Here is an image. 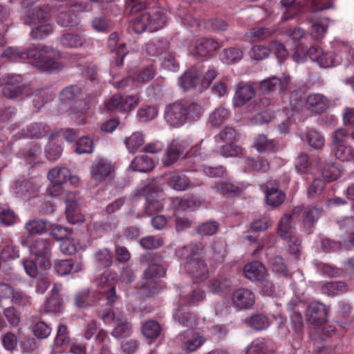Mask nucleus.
I'll return each instance as SVG.
<instances>
[{"mask_svg": "<svg viewBox=\"0 0 354 354\" xmlns=\"http://www.w3.org/2000/svg\"><path fill=\"white\" fill-rule=\"evenodd\" d=\"M155 69L153 66L142 68L133 75V79L139 83H145L151 81L155 77Z\"/></svg>", "mask_w": 354, "mask_h": 354, "instance_id": "5fc2aeb1", "label": "nucleus"}, {"mask_svg": "<svg viewBox=\"0 0 354 354\" xmlns=\"http://www.w3.org/2000/svg\"><path fill=\"white\" fill-rule=\"evenodd\" d=\"M53 28L49 24L39 25L37 28L32 29L30 32L31 37L33 39H43L53 32Z\"/></svg>", "mask_w": 354, "mask_h": 354, "instance_id": "e2e57ef3", "label": "nucleus"}, {"mask_svg": "<svg viewBox=\"0 0 354 354\" xmlns=\"http://www.w3.org/2000/svg\"><path fill=\"white\" fill-rule=\"evenodd\" d=\"M5 318L7 319L10 326L13 328L18 326L20 323V315L13 306L4 308L2 312H0V330L7 327Z\"/></svg>", "mask_w": 354, "mask_h": 354, "instance_id": "393cba45", "label": "nucleus"}, {"mask_svg": "<svg viewBox=\"0 0 354 354\" xmlns=\"http://www.w3.org/2000/svg\"><path fill=\"white\" fill-rule=\"evenodd\" d=\"M228 117V111L224 107L216 108L210 115L208 122L212 127L222 124Z\"/></svg>", "mask_w": 354, "mask_h": 354, "instance_id": "8fccbe9b", "label": "nucleus"}, {"mask_svg": "<svg viewBox=\"0 0 354 354\" xmlns=\"http://www.w3.org/2000/svg\"><path fill=\"white\" fill-rule=\"evenodd\" d=\"M59 42L66 48H79L84 45L85 39L77 34L66 33L59 38Z\"/></svg>", "mask_w": 354, "mask_h": 354, "instance_id": "ea45409f", "label": "nucleus"}, {"mask_svg": "<svg viewBox=\"0 0 354 354\" xmlns=\"http://www.w3.org/2000/svg\"><path fill=\"white\" fill-rule=\"evenodd\" d=\"M70 176L71 171L66 167H55L48 174L49 180L56 185L66 183Z\"/></svg>", "mask_w": 354, "mask_h": 354, "instance_id": "c85d7f7f", "label": "nucleus"}, {"mask_svg": "<svg viewBox=\"0 0 354 354\" xmlns=\"http://www.w3.org/2000/svg\"><path fill=\"white\" fill-rule=\"evenodd\" d=\"M243 56L242 50L236 47L228 48L223 52V60L228 64L239 62Z\"/></svg>", "mask_w": 354, "mask_h": 354, "instance_id": "3c124183", "label": "nucleus"}, {"mask_svg": "<svg viewBox=\"0 0 354 354\" xmlns=\"http://www.w3.org/2000/svg\"><path fill=\"white\" fill-rule=\"evenodd\" d=\"M232 300L234 306L238 309H248L254 304L255 297L251 290L239 288L233 292Z\"/></svg>", "mask_w": 354, "mask_h": 354, "instance_id": "dca6fc26", "label": "nucleus"}, {"mask_svg": "<svg viewBox=\"0 0 354 354\" xmlns=\"http://www.w3.org/2000/svg\"><path fill=\"white\" fill-rule=\"evenodd\" d=\"M185 103L176 101L167 104L164 111V120L172 128H178L186 123Z\"/></svg>", "mask_w": 354, "mask_h": 354, "instance_id": "1a4fd4ad", "label": "nucleus"}, {"mask_svg": "<svg viewBox=\"0 0 354 354\" xmlns=\"http://www.w3.org/2000/svg\"><path fill=\"white\" fill-rule=\"evenodd\" d=\"M201 71L196 68H191L184 72L179 77L178 84L185 91H189L194 88L199 82Z\"/></svg>", "mask_w": 354, "mask_h": 354, "instance_id": "412c9836", "label": "nucleus"}, {"mask_svg": "<svg viewBox=\"0 0 354 354\" xmlns=\"http://www.w3.org/2000/svg\"><path fill=\"white\" fill-rule=\"evenodd\" d=\"M158 113V108L156 106L147 105L138 109V116L140 120L147 122L154 119Z\"/></svg>", "mask_w": 354, "mask_h": 354, "instance_id": "680f3d73", "label": "nucleus"}, {"mask_svg": "<svg viewBox=\"0 0 354 354\" xmlns=\"http://www.w3.org/2000/svg\"><path fill=\"white\" fill-rule=\"evenodd\" d=\"M175 208L182 211H193L200 207L201 202L196 198L183 199L176 198L174 201Z\"/></svg>", "mask_w": 354, "mask_h": 354, "instance_id": "79ce46f5", "label": "nucleus"}, {"mask_svg": "<svg viewBox=\"0 0 354 354\" xmlns=\"http://www.w3.org/2000/svg\"><path fill=\"white\" fill-rule=\"evenodd\" d=\"M94 258L97 263L103 268H109L113 263V256L108 248L98 250L95 253Z\"/></svg>", "mask_w": 354, "mask_h": 354, "instance_id": "a18cd8bd", "label": "nucleus"}, {"mask_svg": "<svg viewBox=\"0 0 354 354\" xmlns=\"http://www.w3.org/2000/svg\"><path fill=\"white\" fill-rule=\"evenodd\" d=\"M347 290L346 284L342 281H331L322 285L321 291L328 296H335Z\"/></svg>", "mask_w": 354, "mask_h": 354, "instance_id": "4c0bfd02", "label": "nucleus"}, {"mask_svg": "<svg viewBox=\"0 0 354 354\" xmlns=\"http://www.w3.org/2000/svg\"><path fill=\"white\" fill-rule=\"evenodd\" d=\"M219 194L225 196H237L242 192V189L230 181H221L212 186Z\"/></svg>", "mask_w": 354, "mask_h": 354, "instance_id": "bb28decb", "label": "nucleus"}, {"mask_svg": "<svg viewBox=\"0 0 354 354\" xmlns=\"http://www.w3.org/2000/svg\"><path fill=\"white\" fill-rule=\"evenodd\" d=\"M254 122L263 124L272 122L273 126L278 127L281 133H287L290 125L288 113L284 111L274 113L271 109L257 113L254 116Z\"/></svg>", "mask_w": 354, "mask_h": 354, "instance_id": "423d86ee", "label": "nucleus"}, {"mask_svg": "<svg viewBox=\"0 0 354 354\" xmlns=\"http://www.w3.org/2000/svg\"><path fill=\"white\" fill-rule=\"evenodd\" d=\"M28 59L33 66L42 71L54 73L61 71L63 64L59 62L60 52L44 45L32 46L28 48Z\"/></svg>", "mask_w": 354, "mask_h": 354, "instance_id": "7ed1b4c3", "label": "nucleus"}, {"mask_svg": "<svg viewBox=\"0 0 354 354\" xmlns=\"http://www.w3.org/2000/svg\"><path fill=\"white\" fill-rule=\"evenodd\" d=\"M270 54V44L264 45H254L250 52L251 57L253 59L260 61L266 59Z\"/></svg>", "mask_w": 354, "mask_h": 354, "instance_id": "69168bd1", "label": "nucleus"}, {"mask_svg": "<svg viewBox=\"0 0 354 354\" xmlns=\"http://www.w3.org/2000/svg\"><path fill=\"white\" fill-rule=\"evenodd\" d=\"M146 192L145 214L146 215H152L161 212L164 207V203L162 199L158 195L156 189L148 187Z\"/></svg>", "mask_w": 354, "mask_h": 354, "instance_id": "a211bd4d", "label": "nucleus"}, {"mask_svg": "<svg viewBox=\"0 0 354 354\" xmlns=\"http://www.w3.org/2000/svg\"><path fill=\"white\" fill-rule=\"evenodd\" d=\"M49 131L50 128L48 125L43 123H34L27 127L26 135L31 138H41Z\"/></svg>", "mask_w": 354, "mask_h": 354, "instance_id": "37998d69", "label": "nucleus"}, {"mask_svg": "<svg viewBox=\"0 0 354 354\" xmlns=\"http://www.w3.org/2000/svg\"><path fill=\"white\" fill-rule=\"evenodd\" d=\"M101 319L106 324H115L111 335L117 339L128 337L131 333V324L122 312L115 313L110 308L104 309Z\"/></svg>", "mask_w": 354, "mask_h": 354, "instance_id": "20e7f679", "label": "nucleus"}, {"mask_svg": "<svg viewBox=\"0 0 354 354\" xmlns=\"http://www.w3.org/2000/svg\"><path fill=\"white\" fill-rule=\"evenodd\" d=\"M111 274L108 271L103 272L95 279V283L99 288L100 294L103 295L109 306L113 305L118 300L115 288L112 280H110Z\"/></svg>", "mask_w": 354, "mask_h": 354, "instance_id": "f8f14e48", "label": "nucleus"}, {"mask_svg": "<svg viewBox=\"0 0 354 354\" xmlns=\"http://www.w3.org/2000/svg\"><path fill=\"white\" fill-rule=\"evenodd\" d=\"M55 269L59 274L64 275L78 270L72 259L57 260L55 263Z\"/></svg>", "mask_w": 354, "mask_h": 354, "instance_id": "de8ad7c7", "label": "nucleus"}, {"mask_svg": "<svg viewBox=\"0 0 354 354\" xmlns=\"http://www.w3.org/2000/svg\"><path fill=\"white\" fill-rule=\"evenodd\" d=\"M71 337L68 328L65 324H60L58 326L54 345L56 346H65L70 344Z\"/></svg>", "mask_w": 354, "mask_h": 354, "instance_id": "09e8293b", "label": "nucleus"}, {"mask_svg": "<svg viewBox=\"0 0 354 354\" xmlns=\"http://www.w3.org/2000/svg\"><path fill=\"white\" fill-rule=\"evenodd\" d=\"M145 138L142 133L137 131L133 133L130 136L127 137L124 143L128 151L131 153H136L138 149L144 144Z\"/></svg>", "mask_w": 354, "mask_h": 354, "instance_id": "58836bf2", "label": "nucleus"}, {"mask_svg": "<svg viewBox=\"0 0 354 354\" xmlns=\"http://www.w3.org/2000/svg\"><path fill=\"white\" fill-rule=\"evenodd\" d=\"M281 5L284 21L294 17L301 10V3L296 0H281Z\"/></svg>", "mask_w": 354, "mask_h": 354, "instance_id": "2f4dec72", "label": "nucleus"}, {"mask_svg": "<svg viewBox=\"0 0 354 354\" xmlns=\"http://www.w3.org/2000/svg\"><path fill=\"white\" fill-rule=\"evenodd\" d=\"M328 308L324 304L313 301L306 308V320L313 325H322L328 321Z\"/></svg>", "mask_w": 354, "mask_h": 354, "instance_id": "9b49d317", "label": "nucleus"}, {"mask_svg": "<svg viewBox=\"0 0 354 354\" xmlns=\"http://www.w3.org/2000/svg\"><path fill=\"white\" fill-rule=\"evenodd\" d=\"M25 229L30 235L41 234L48 230V223L46 220L32 219L26 223Z\"/></svg>", "mask_w": 354, "mask_h": 354, "instance_id": "e433bc0d", "label": "nucleus"}, {"mask_svg": "<svg viewBox=\"0 0 354 354\" xmlns=\"http://www.w3.org/2000/svg\"><path fill=\"white\" fill-rule=\"evenodd\" d=\"M105 105L106 109L111 112L124 113L123 97L119 93L114 94L109 100L106 101Z\"/></svg>", "mask_w": 354, "mask_h": 354, "instance_id": "052dcab7", "label": "nucleus"}, {"mask_svg": "<svg viewBox=\"0 0 354 354\" xmlns=\"http://www.w3.org/2000/svg\"><path fill=\"white\" fill-rule=\"evenodd\" d=\"M57 22L64 27L75 26L79 24V19L76 15L68 12H61L57 17Z\"/></svg>", "mask_w": 354, "mask_h": 354, "instance_id": "bf43d9fd", "label": "nucleus"}, {"mask_svg": "<svg viewBox=\"0 0 354 354\" xmlns=\"http://www.w3.org/2000/svg\"><path fill=\"white\" fill-rule=\"evenodd\" d=\"M118 36L116 32H113L109 35L108 39V46L111 51H115L117 58L115 59V64L118 66L123 64L124 57L128 54V50L126 45L124 43L120 44L118 46Z\"/></svg>", "mask_w": 354, "mask_h": 354, "instance_id": "5701e85b", "label": "nucleus"}, {"mask_svg": "<svg viewBox=\"0 0 354 354\" xmlns=\"http://www.w3.org/2000/svg\"><path fill=\"white\" fill-rule=\"evenodd\" d=\"M93 140L88 137H82L76 142L75 151L77 153H91L93 151Z\"/></svg>", "mask_w": 354, "mask_h": 354, "instance_id": "0e129e2a", "label": "nucleus"}, {"mask_svg": "<svg viewBox=\"0 0 354 354\" xmlns=\"http://www.w3.org/2000/svg\"><path fill=\"white\" fill-rule=\"evenodd\" d=\"M139 243L145 250H156L164 244V240L160 236H147L140 239Z\"/></svg>", "mask_w": 354, "mask_h": 354, "instance_id": "49530a36", "label": "nucleus"}, {"mask_svg": "<svg viewBox=\"0 0 354 354\" xmlns=\"http://www.w3.org/2000/svg\"><path fill=\"white\" fill-rule=\"evenodd\" d=\"M322 173L326 180L333 181L340 176L341 170L337 165L328 163L324 166Z\"/></svg>", "mask_w": 354, "mask_h": 354, "instance_id": "13d9d810", "label": "nucleus"}, {"mask_svg": "<svg viewBox=\"0 0 354 354\" xmlns=\"http://www.w3.org/2000/svg\"><path fill=\"white\" fill-rule=\"evenodd\" d=\"M290 216L288 214H283L281 217L278 230L280 236L283 239H287L288 236L292 234V223Z\"/></svg>", "mask_w": 354, "mask_h": 354, "instance_id": "338daca9", "label": "nucleus"}, {"mask_svg": "<svg viewBox=\"0 0 354 354\" xmlns=\"http://www.w3.org/2000/svg\"><path fill=\"white\" fill-rule=\"evenodd\" d=\"M141 294L145 297H152L160 291V286L156 280H143L139 283Z\"/></svg>", "mask_w": 354, "mask_h": 354, "instance_id": "c03bdc74", "label": "nucleus"}, {"mask_svg": "<svg viewBox=\"0 0 354 354\" xmlns=\"http://www.w3.org/2000/svg\"><path fill=\"white\" fill-rule=\"evenodd\" d=\"M329 106V100L322 93H310L306 98L307 110L315 115H319L326 112Z\"/></svg>", "mask_w": 354, "mask_h": 354, "instance_id": "2eb2a0df", "label": "nucleus"}, {"mask_svg": "<svg viewBox=\"0 0 354 354\" xmlns=\"http://www.w3.org/2000/svg\"><path fill=\"white\" fill-rule=\"evenodd\" d=\"M255 95L254 86L248 83L240 82L237 84L234 104L236 106H241L250 101Z\"/></svg>", "mask_w": 354, "mask_h": 354, "instance_id": "6ab92c4d", "label": "nucleus"}, {"mask_svg": "<svg viewBox=\"0 0 354 354\" xmlns=\"http://www.w3.org/2000/svg\"><path fill=\"white\" fill-rule=\"evenodd\" d=\"M169 48V44L167 40H158L148 44L146 46L147 53L151 55H161L166 53Z\"/></svg>", "mask_w": 354, "mask_h": 354, "instance_id": "603ef678", "label": "nucleus"}, {"mask_svg": "<svg viewBox=\"0 0 354 354\" xmlns=\"http://www.w3.org/2000/svg\"><path fill=\"white\" fill-rule=\"evenodd\" d=\"M220 48L219 44L212 39H201L196 42L192 53L198 59L208 57L212 53Z\"/></svg>", "mask_w": 354, "mask_h": 354, "instance_id": "f3484780", "label": "nucleus"}, {"mask_svg": "<svg viewBox=\"0 0 354 354\" xmlns=\"http://www.w3.org/2000/svg\"><path fill=\"white\" fill-rule=\"evenodd\" d=\"M154 165L151 158L147 155L137 156L131 161V167L133 171L147 172L153 169Z\"/></svg>", "mask_w": 354, "mask_h": 354, "instance_id": "c756f323", "label": "nucleus"}, {"mask_svg": "<svg viewBox=\"0 0 354 354\" xmlns=\"http://www.w3.org/2000/svg\"><path fill=\"white\" fill-rule=\"evenodd\" d=\"M2 88L3 95L9 99L17 97L21 95L33 96V106L39 111L48 101L52 99L48 89L36 86L33 84L20 85V75L8 76Z\"/></svg>", "mask_w": 354, "mask_h": 354, "instance_id": "f257e3e1", "label": "nucleus"}, {"mask_svg": "<svg viewBox=\"0 0 354 354\" xmlns=\"http://www.w3.org/2000/svg\"><path fill=\"white\" fill-rule=\"evenodd\" d=\"M114 167L111 162L105 158H98L91 165L92 178L97 182H103L111 177Z\"/></svg>", "mask_w": 354, "mask_h": 354, "instance_id": "ddd939ff", "label": "nucleus"}, {"mask_svg": "<svg viewBox=\"0 0 354 354\" xmlns=\"http://www.w3.org/2000/svg\"><path fill=\"white\" fill-rule=\"evenodd\" d=\"M225 246V243L222 241L213 242L212 245V259L216 263H221L224 261L227 254Z\"/></svg>", "mask_w": 354, "mask_h": 354, "instance_id": "6e6d98bb", "label": "nucleus"}, {"mask_svg": "<svg viewBox=\"0 0 354 354\" xmlns=\"http://www.w3.org/2000/svg\"><path fill=\"white\" fill-rule=\"evenodd\" d=\"M285 198V193L278 188L268 187L266 192V203L273 208L280 206Z\"/></svg>", "mask_w": 354, "mask_h": 354, "instance_id": "cd10ccee", "label": "nucleus"}, {"mask_svg": "<svg viewBox=\"0 0 354 354\" xmlns=\"http://www.w3.org/2000/svg\"><path fill=\"white\" fill-rule=\"evenodd\" d=\"M176 254L185 261L184 268L196 283L207 279L209 270L205 261V251L201 243L193 244L189 249L183 246L176 250Z\"/></svg>", "mask_w": 354, "mask_h": 354, "instance_id": "f03ea898", "label": "nucleus"}, {"mask_svg": "<svg viewBox=\"0 0 354 354\" xmlns=\"http://www.w3.org/2000/svg\"><path fill=\"white\" fill-rule=\"evenodd\" d=\"M289 81L290 78L286 77L278 78L273 76L263 80L260 83V88L264 92L272 91L276 88H279L280 91H283L288 88Z\"/></svg>", "mask_w": 354, "mask_h": 354, "instance_id": "4be33fe9", "label": "nucleus"}, {"mask_svg": "<svg viewBox=\"0 0 354 354\" xmlns=\"http://www.w3.org/2000/svg\"><path fill=\"white\" fill-rule=\"evenodd\" d=\"M181 348L187 353L195 351L201 346L205 341V339L197 333H192L191 335L186 339H182Z\"/></svg>", "mask_w": 354, "mask_h": 354, "instance_id": "7c9ffc66", "label": "nucleus"}, {"mask_svg": "<svg viewBox=\"0 0 354 354\" xmlns=\"http://www.w3.org/2000/svg\"><path fill=\"white\" fill-rule=\"evenodd\" d=\"M162 256L158 253L147 252L140 257V264L147 266L144 271L143 280H156L165 276V270L160 264Z\"/></svg>", "mask_w": 354, "mask_h": 354, "instance_id": "0eeeda50", "label": "nucleus"}, {"mask_svg": "<svg viewBox=\"0 0 354 354\" xmlns=\"http://www.w3.org/2000/svg\"><path fill=\"white\" fill-rule=\"evenodd\" d=\"M166 21L165 16L160 11L155 12L153 15L145 12L135 19L133 29L137 33L143 32L146 30L155 32L162 28Z\"/></svg>", "mask_w": 354, "mask_h": 354, "instance_id": "39448f33", "label": "nucleus"}, {"mask_svg": "<svg viewBox=\"0 0 354 354\" xmlns=\"http://www.w3.org/2000/svg\"><path fill=\"white\" fill-rule=\"evenodd\" d=\"M243 272L247 279L254 281H261L266 275V268L259 261H253L245 265Z\"/></svg>", "mask_w": 354, "mask_h": 354, "instance_id": "b1692460", "label": "nucleus"}, {"mask_svg": "<svg viewBox=\"0 0 354 354\" xmlns=\"http://www.w3.org/2000/svg\"><path fill=\"white\" fill-rule=\"evenodd\" d=\"M169 185L176 191H184L201 186L202 181H194L185 175L174 174L168 180Z\"/></svg>", "mask_w": 354, "mask_h": 354, "instance_id": "aec40b11", "label": "nucleus"}, {"mask_svg": "<svg viewBox=\"0 0 354 354\" xmlns=\"http://www.w3.org/2000/svg\"><path fill=\"white\" fill-rule=\"evenodd\" d=\"M161 326L160 324L155 320L149 319L144 322L141 327V331L143 335L150 339L158 338L161 333Z\"/></svg>", "mask_w": 354, "mask_h": 354, "instance_id": "473e14b6", "label": "nucleus"}, {"mask_svg": "<svg viewBox=\"0 0 354 354\" xmlns=\"http://www.w3.org/2000/svg\"><path fill=\"white\" fill-rule=\"evenodd\" d=\"M322 209L317 206L308 207L304 213V223L308 226L313 225L320 217Z\"/></svg>", "mask_w": 354, "mask_h": 354, "instance_id": "4d7b16f0", "label": "nucleus"}, {"mask_svg": "<svg viewBox=\"0 0 354 354\" xmlns=\"http://www.w3.org/2000/svg\"><path fill=\"white\" fill-rule=\"evenodd\" d=\"M188 144L185 140L176 139L169 145L165 155L162 159L165 166L169 167L178 161L180 157L184 153Z\"/></svg>", "mask_w": 354, "mask_h": 354, "instance_id": "4468645a", "label": "nucleus"}, {"mask_svg": "<svg viewBox=\"0 0 354 354\" xmlns=\"http://www.w3.org/2000/svg\"><path fill=\"white\" fill-rule=\"evenodd\" d=\"M28 48L21 50L18 48L9 47L2 53V57L8 58L13 61L28 59Z\"/></svg>", "mask_w": 354, "mask_h": 354, "instance_id": "864d4df0", "label": "nucleus"}, {"mask_svg": "<svg viewBox=\"0 0 354 354\" xmlns=\"http://www.w3.org/2000/svg\"><path fill=\"white\" fill-rule=\"evenodd\" d=\"M324 187L325 183L322 180L315 178L307 190L308 198H316L319 196L323 192Z\"/></svg>", "mask_w": 354, "mask_h": 354, "instance_id": "774afa93", "label": "nucleus"}, {"mask_svg": "<svg viewBox=\"0 0 354 354\" xmlns=\"http://www.w3.org/2000/svg\"><path fill=\"white\" fill-rule=\"evenodd\" d=\"M245 165L252 171L266 173L270 169V162L263 157L247 158Z\"/></svg>", "mask_w": 354, "mask_h": 354, "instance_id": "c9c22d12", "label": "nucleus"}, {"mask_svg": "<svg viewBox=\"0 0 354 354\" xmlns=\"http://www.w3.org/2000/svg\"><path fill=\"white\" fill-rule=\"evenodd\" d=\"M49 18V13L40 7H35L27 10L24 17V24L28 25L39 24Z\"/></svg>", "mask_w": 354, "mask_h": 354, "instance_id": "a878e982", "label": "nucleus"}, {"mask_svg": "<svg viewBox=\"0 0 354 354\" xmlns=\"http://www.w3.org/2000/svg\"><path fill=\"white\" fill-rule=\"evenodd\" d=\"M30 252L35 256L44 268L50 267L51 245L48 239H35L30 246Z\"/></svg>", "mask_w": 354, "mask_h": 354, "instance_id": "9d476101", "label": "nucleus"}, {"mask_svg": "<svg viewBox=\"0 0 354 354\" xmlns=\"http://www.w3.org/2000/svg\"><path fill=\"white\" fill-rule=\"evenodd\" d=\"M185 108L186 122L197 121L201 118L203 115L202 106L196 102H192L189 104H185Z\"/></svg>", "mask_w": 354, "mask_h": 354, "instance_id": "a19ab883", "label": "nucleus"}, {"mask_svg": "<svg viewBox=\"0 0 354 354\" xmlns=\"http://www.w3.org/2000/svg\"><path fill=\"white\" fill-rule=\"evenodd\" d=\"M176 322L186 327H192L196 324L195 317L188 310H185L183 306H180L174 314Z\"/></svg>", "mask_w": 354, "mask_h": 354, "instance_id": "f704fd0d", "label": "nucleus"}, {"mask_svg": "<svg viewBox=\"0 0 354 354\" xmlns=\"http://www.w3.org/2000/svg\"><path fill=\"white\" fill-rule=\"evenodd\" d=\"M244 323L250 328L257 330H265L270 325L268 317L260 313H257L245 318L244 319Z\"/></svg>", "mask_w": 354, "mask_h": 354, "instance_id": "72a5a7b5", "label": "nucleus"}, {"mask_svg": "<svg viewBox=\"0 0 354 354\" xmlns=\"http://www.w3.org/2000/svg\"><path fill=\"white\" fill-rule=\"evenodd\" d=\"M348 133L343 129H339L333 134L332 150L337 159L341 161L354 160V149L344 144Z\"/></svg>", "mask_w": 354, "mask_h": 354, "instance_id": "6e6552de", "label": "nucleus"}]
</instances>
